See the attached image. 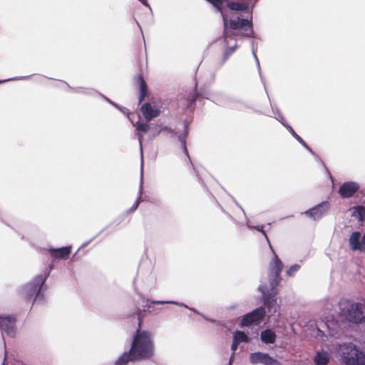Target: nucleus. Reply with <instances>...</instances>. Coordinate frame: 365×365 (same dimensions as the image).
<instances>
[{
    "mask_svg": "<svg viewBox=\"0 0 365 365\" xmlns=\"http://www.w3.org/2000/svg\"><path fill=\"white\" fill-rule=\"evenodd\" d=\"M221 14L223 20V35H224V52L220 63L222 66L230 56L238 48L235 38L240 32L241 36L250 37L254 31L252 28V16L250 19H241L239 16H234L232 14L227 12V9L232 11H245L248 8L246 2L234 1L231 0H207Z\"/></svg>",
    "mask_w": 365,
    "mask_h": 365,
    "instance_id": "f257e3e1",
    "label": "nucleus"
},
{
    "mask_svg": "<svg viewBox=\"0 0 365 365\" xmlns=\"http://www.w3.org/2000/svg\"><path fill=\"white\" fill-rule=\"evenodd\" d=\"M274 255L273 260L270 262L267 281L263 279L259 285V291L262 293L264 304L270 314H274L279 309V306L277 302V286L281 282V272L283 268V264L279 259L276 253L272 250Z\"/></svg>",
    "mask_w": 365,
    "mask_h": 365,
    "instance_id": "f03ea898",
    "label": "nucleus"
},
{
    "mask_svg": "<svg viewBox=\"0 0 365 365\" xmlns=\"http://www.w3.org/2000/svg\"><path fill=\"white\" fill-rule=\"evenodd\" d=\"M129 350L137 361L150 359L154 354V343L151 333L137 329Z\"/></svg>",
    "mask_w": 365,
    "mask_h": 365,
    "instance_id": "7ed1b4c3",
    "label": "nucleus"
},
{
    "mask_svg": "<svg viewBox=\"0 0 365 365\" xmlns=\"http://www.w3.org/2000/svg\"><path fill=\"white\" fill-rule=\"evenodd\" d=\"M340 314L355 324L365 322V301L353 302L342 299L339 302Z\"/></svg>",
    "mask_w": 365,
    "mask_h": 365,
    "instance_id": "20e7f679",
    "label": "nucleus"
},
{
    "mask_svg": "<svg viewBox=\"0 0 365 365\" xmlns=\"http://www.w3.org/2000/svg\"><path fill=\"white\" fill-rule=\"evenodd\" d=\"M340 361L344 365H365V354L353 343L340 346Z\"/></svg>",
    "mask_w": 365,
    "mask_h": 365,
    "instance_id": "39448f33",
    "label": "nucleus"
},
{
    "mask_svg": "<svg viewBox=\"0 0 365 365\" xmlns=\"http://www.w3.org/2000/svg\"><path fill=\"white\" fill-rule=\"evenodd\" d=\"M49 273V270H46L43 274L36 276L22 287L21 292L26 299L32 300L33 302L42 301L43 296L40 292Z\"/></svg>",
    "mask_w": 365,
    "mask_h": 365,
    "instance_id": "423d86ee",
    "label": "nucleus"
},
{
    "mask_svg": "<svg viewBox=\"0 0 365 365\" xmlns=\"http://www.w3.org/2000/svg\"><path fill=\"white\" fill-rule=\"evenodd\" d=\"M272 110H273V113L275 114V116L274 118L279 121L287 129V130L290 133V134L303 146L308 151L309 153H311L313 156H314V158H316L317 160H318L322 165L323 167L324 168V169L326 170V171L327 172V173L329 174V175L331 177V174L328 171L327 168H326L324 163H323V161L319 158V157L315 154V153L312 150V148L307 144V143L299 135H297L295 131L293 130V128L286 123L285 121V119L284 118V116L282 115V114L280 113L279 110L276 108H274L272 107Z\"/></svg>",
    "mask_w": 365,
    "mask_h": 365,
    "instance_id": "0eeeda50",
    "label": "nucleus"
},
{
    "mask_svg": "<svg viewBox=\"0 0 365 365\" xmlns=\"http://www.w3.org/2000/svg\"><path fill=\"white\" fill-rule=\"evenodd\" d=\"M266 314L265 307L261 306L247 313L240 321V327H250L259 324Z\"/></svg>",
    "mask_w": 365,
    "mask_h": 365,
    "instance_id": "6e6552de",
    "label": "nucleus"
},
{
    "mask_svg": "<svg viewBox=\"0 0 365 365\" xmlns=\"http://www.w3.org/2000/svg\"><path fill=\"white\" fill-rule=\"evenodd\" d=\"M330 209V204L328 201H324L316 206L303 212L314 220H319L325 216Z\"/></svg>",
    "mask_w": 365,
    "mask_h": 365,
    "instance_id": "1a4fd4ad",
    "label": "nucleus"
},
{
    "mask_svg": "<svg viewBox=\"0 0 365 365\" xmlns=\"http://www.w3.org/2000/svg\"><path fill=\"white\" fill-rule=\"evenodd\" d=\"M249 361L252 364L280 365L277 359L271 357L267 353L260 351L251 353Z\"/></svg>",
    "mask_w": 365,
    "mask_h": 365,
    "instance_id": "9d476101",
    "label": "nucleus"
},
{
    "mask_svg": "<svg viewBox=\"0 0 365 365\" xmlns=\"http://www.w3.org/2000/svg\"><path fill=\"white\" fill-rule=\"evenodd\" d=\"M16 319L14 316L0 315V330L9 336H14Z\"/></svg>",
    "mask_w": 365,
    "mask_h": 365,
    "instance_id": "9b49d317",
    "label": "nucleus"
},
{
    "mask_svg": "<svg viewBox=\"0 0 365 365\" xmlns=\"http://www.w3.org/2000/svg\"><path fill=\"white\" fill-rule=\"evenodd\" d=\"M360 189L359 183L354 181L344 182L339 188V194L342 198H350Z\"/></svg>",
    "mask_w": 365,
    "mask_h": 365,
    "instance_id": "f8f14e48",
    "label": "nucleus"
},
{
    "mask_svg": "<svg viewBox=\"0 0 365 365\" xmlns=\"http://www.w3.org/2000/svg\"><path fill=\"white\" fill-rule=\"evenodd\" d=\"M138 137L140 150V155H141L140 185V188H139V191H138V197L136 202L134 203V205L128 210L130 212L135 211L138 208L139 203H140V200L141 199L142 194H143V146H142L143 135L141 134L138 133Z\"/></svg>",
    "mask_w": 365,
    "mask_h": 365,
    "instance_id": "ddd939ff",
    "label": "nucleus"
},
{
    "mask_svg": "<svg viewBox=\"0 0 365 365\" xmlns=\"http://www.w3.org/2000/svg\"><path fill=\"white\" fill-rule=\"evenodd\" d=\"M331 358V354L323 349L316 351L313 361L314 365H327Z\"/></svg>",
    "mask_w": 365,
    "mask_h": 365,
    "instance_id": "4468645a",
    "label": "nucleus"
},
{
    "mask_svg": "<svg viewBox=\"0 0 365 365\" xmlns=\"http://www.w3.org/2000/svg\"><path fill=\"white\" fill-rule=\"evenodd\" d=\"M141 111L145 118L148 121L160 114V110L153 108L149 103H145L142 106Z\"/></svg>",
    "mask_w": 365,
    "mask_h": 365,
    "instance_id": "2eb2a0df",
    "label": "nucleus"
},
{
    "mask_svg": "<svg viewBox=\"0 0 365 365\" xmlns=\"http://www.w3.org/2000/svg\"><path fill=\"white\" fill-rule=\"evenodd\" d=\"M51 255L56 259L67 257L71 252V247H63L58 249L51 248L49 250Z\"/></svg>",
    "mask_w": 365,
    "mask_h": 365,
    "instance_id": "dca6fc26",
    "label": "nucleus"
},
{
    "mask_svg": "<svg viewBox=\"0 0 365 365\" xmlns=\"http://www.w3.org/2000/svg\"><path fill=\"white\" fill-rule=\"evenodd\" d=\"M260 339L265 344H272L276 340V334L271 329H265L260 334Z\"/></svg>",
    "mask_w": 365,
    "mask_h": 365,
    "instance_id": "f3484780",
    "label": "nucleus"
},
{
    "mask_svg": "<svg viewBox=\"0 0 365 365\" xmlns=\"http://www.w3.org/2000/svg\"><path fill=\"white\" fill-rule=\"evenodd\" d=\"M129 361H137L136 359L132 356L130 351H125L120 355L115 361V365H127Z\"/></svg>",
    "mask_w": 365,
    "mask_h": 365,
    "instance_id": "a211bd4d",
    "label": "nucleus"
},
{
    "mask_svg": "<svg viewBox=\"0 0 365 365\" xmlns=\"http://www.w3.org/2000/svg\"><path fill=\"white\" fill-rule=\"evenodd\" d=\"M137 83L140 88L139 103H140L143 101L145 97L148 95V88L146 83L141 76H138L137 78Z\"/></svg>",
    "mask_w": 365,
    "mask_h": 365,
    "instance_id": "6ab92c4d",
    "label": "nucleus"
},
{
    "mask_svg": "<svg viewBox=\"0 0 365 365\" xmlns=\"http://www.w3.org/2000/svg\"><path fill=\"white\" fill-rule=\"evenodd\" d=\"M351 215L360 222L364 221L365 220V207L362 205L354 206Z\"/></svg>",
    "mask_w": 365,
    "mask_h": 365,
    "instance_id": "aec40b11",
    "label": "nucleus"
},
{
    "mask_svg": "<svg viewBox=\"0 0 365 365\" xmlns=\"http://www.w3.org/2000/svg\"><path fill=\"white\" fill-rule=\"evenodd\" d=\"M187 135H188L187 124L186 122H184V133L180 134V135L178 136V140L181 143V145H182L183 152L187 157H189L188 151L186 148V138L187 137ZM188 160H190V158H188Z\"/></svg>",
    "mask_w": 365,
    "mask_h": 365,
    "instance_id": "412c9836",
    "label": "nucleus"
},
{
    "mask_svg": "<svg viewBox=\"0 0 365 365\" xmlns=\"http://www.w3.org/2000/svg\"><path fill=\"white\" fill-rule=\"evenodd\" d=\"M232 339L237 342L238 344H240L242 342H249L250 338L249 336L243 331H239L237 330L233 334Z\"/></svg>",
    "mask_w": 365,
    "mask_h": 365,
    "instance_id": "4be33fe9",
    "label": "nucleus"
},
{
    "mask_svg": "<svg viewBox=\"0 0 365 365\" xmlns=\"http://www.w3.org/2000/svg\"><path fill=\"white\" fill-rule=\"evenodd\" d=\"M148 303L153 304H176L180 307H187V306L183 303H178L175 301H163V300H148Z\"/></svg>",
    "mask_w": 365,
    "mask_h": 365,
    "instance_id": "5701e85b",
    "label": "nucleus"
},
{
    "mask_svg": "<svg viewBox=\"0 0 365 365\" xmlns=\"http://www.w3.org/2000/svg\"><path fill=\"white\" fill-rule=\"evenodd\" d=\"M135 125H136V129L138 131H141L142 133H147L150 128V125L145 123H140V122H138Z\"/></svg>",
    "mask_w": 365,
    "mask_h": 365,
    "instance_id": "b1692460",
    "label": "nucleus"
},
{
    "mask_svg": "<svg viewBox=\"0 0 365 365\" xmlns=\"http://www.w3.org/2000/svg\"><path fill=\"white\" fill-rule=\"evenodd\" d=\"M300 269V265L298 264H294L292 265L287 270V274L288 276H293L295 272H297Z\"/></svg>",
    "mask_w": 365,
    "mask_h": 365,
    "instance_id": "393cba45",
    "label": "nucleus"
},
{
    "mask_svg": "<svg viewBox=\"0 0 365 365\" xmlns=\"http://www.w3.org/2000/svg\"><path fill=\"white\" fill-rule=\"evenodd\" d=\"M247 227L249 228H255L257 230L261 232L263 235L264 236V237L266 238L267 241L268 242L269 245V247L270 248L272 249V246L270 245V242H269V240L268 239V237L265 232V231L264 230V226L263 225H257V226H250V225H247Z\"/></svg>",
    "mask_w": 365,
    "mask_h": 365,
    "instance_id": "a878e982",
    "label": "nucleus"
},
{
    "mask_svg": "<svg viewBox=\"0 0 365 365\" xmlns=\"http://www.w3.org/2000/svg\"><path fill=\"white\" fill-rule=\"evenodd\" d=\"M162 131H166L173 135H178V137L180 135H178V133L175 130L172 129L171 128L165 126L163 128H161L160 130H158L156 132V134H155L153 136L155 137L156 135H158Z\"/></svg>",
    "mask_w": 365,
    "mask_h": 365,
    "instance_id": "bb28decb",
    "label": "nucleus"
},
{
    "mask_svg": "<svg viewBox=\"0 0 365 365\" xmlns=\"http://www.w3.org/2000/svg\"><path fill=\"white\" fill-rule=\"evenodd\" d=\"M252 54L255 57V61H256V63H257V66L258 67V71L259 73H260V66H259V59L256 55V52L255 51V48H254V42L252 41Z\"/></svg>",
    "mask_w": 365,
    "mask_h": 365,
    "instance_id": "cd10ccee",
    "label": "nucleus"
},
{
    "mask_svg": "<svg viewBox=\"0 0 365 365\" xmlns=\"http://www.w3.org/2000/svg\"><path fill=\"white\" fill-rule=\"evenodd\" d=\"M239 344H238L237 342L234 341V339H232V345H231V349H232V352L235 353L236 350L237 349V347H238Z\"/></svg>",
    "mask_w": 365,
    "mask_h": 365,
    "instance_id": "c85d7f7f",
    "label": "nucleus"
},
{
    "mask_svg": "<svg viewBox=\"0 0 365 365\" xmlns=\"http://www.w3.org/2000/svg\"><path fill=\"white\" fill-rule=\"evenodd\" d=\"M195 101H196V97L195 98L192 97L191 100H188L187 106V107L191 106L195 102Z\"/></svg>",
    "mask_w": 365,
    "mask_h": 365,
    "instance_id": "c756f323",
    "label": "nucleus"
},
{
    "mask_svg": "<svg viewBox=\"0 0 365 365\" xmlns=\"http://www.w3.org/2000/svg\"><path fill=\"white\" fill-rule=\"evenodd\" d=\"M235 353L232 352L231 356H230V360H229V364L228 365H232V362L234 361V358H235Z\"/></svg>",
    "mask_w": 365,
    "mask_h": 365,
    "instance_id": "7c9ffc66",
    "label": "nucleus"
},
{
    "mask_svg": "<svg viewBox=\"0 0 365 365\" xmlns=\"http://www.w3.org/2000/svg\"><path fill=\"white\" fill-rule=\"evenodd\" d=\"M142 4L149 8L150 10H151V7L150 4L148 3L147 0L140 1Z\"/></svg>",
    "mask_w": 365,
    "mask_h": 365,
    "instance_id": "2f4dec72",
    "label": "nucleus"
},
{
    "mask_svg": "<svg viewBox=\"0 0 365 365\" xmlns=\"http://www.w3.org/2000/svg\"><path fill=\"white\" fill-rule=\"evenodd\" d=\"M146 306L148 311L151 312L155 310V309L150 304H148Z\"/></svg>",
    "mask_w": 365,
    "mask_h": 365,
    "instance_id": "473e14b6",
    "label": "nucleus"
},
{
    "mask_svg": "<svg viewBox=\"0 0 365 365\" xmlns=\"http://www.w3.org/2000/svg\"><path fill=\"white\" fill-rule=\"evenodd\" d=\"M111 105H113V106L116 107L117 108H118L119 110H122V108L120 106H119L118 104H116L115 103H111Z\"/></svg>",
    "mask_w": 365,
    "mask_h": 365,
    "instance_id": "72a5a7b5",
    "label": "nucleus"
},
{
    "mask_svg": "<svg viewBox=\"0 0 365 365\" xmlns=\"http://www.w3.org/2000/svg\"><path fill=\"white\" fill-rule=\"evenodd\" d=\"M23 77H17V78H10V79H8V80H4V81H0V83L1 82H4V81H10V80H16V79H20V78H22Z\"/></svg>",
    "mask_w": 365,
    "mask_h": 365,
    "instance_id": "f704fd0d",
    "label": "nucleus"
},
{
    "mask_svg": "<svg viewBox=\"0 0 365 365\" xmlns=\"http://www.w3.org/2000/svg\"><path fill=\"white\" fill-rule=\"evenodd\" d=\"M187 309H190V310H192V311H193L194 312H195V313H197V314H200V312H199L197 309H194V308H190V307H187Z\"/></svg>",
    "mask_w": 365,
    "mask_h": 365,
    "instance_id": "c9c22d12",
    "label": "nucleus"
},
{
    "mask_svg": "<svg viewBox=\"0 0 365 365\" xmlns=\"http://www.w3.org/2000/svg\"><path fill=\"white\" fill-rule=\"evenodd\" d=\"M103 98H105V99H106V100L109 103H110V104H111V103H113V101H111L109 98H106V97H105V96H103Z\"/></svg>",
    "mask_w": 365,
    "mask_h": 365,
    "instance_id": "e433bc0d",
    "label": "nucleus"
},
{
    "mask_svg": "<svg viewBox=\"0 0 365 365\" xmlns=\"http://www.w3.org/2000/svg\"><path fill=\"white\" fill-rule=\"evenodd\" d=\"M203 317H204L205 319H207V320H209V321H210V319H209L207 317H205V316H203Z\"/></svg>",
    "mask_w": 365,
    "mask_h": 365,
    "instance_id": "4c0bfd02",
    "label": "nucleus"
},
{
    "mask_svg": "<svg viewBox=\"0 0 365 365\" xmlns=\"http://www.w3.org/2000/svg\"><path fill=\"white\" fill-rule=\"evenodd\" d=\"M87 245H88V242H86V244H84L83 246H86Z\"/></svg>",
    "mask_w": 365,
    "mask_h": 365,
    "instance_id": "58836bf2",
    "label": "nucleus"
}]
</instances>
